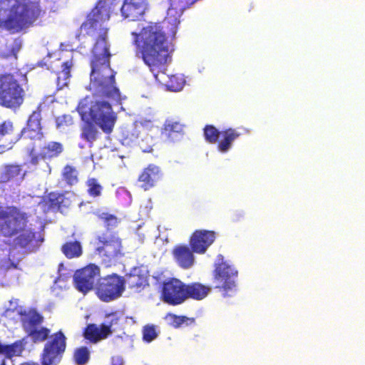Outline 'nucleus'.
Wrapping results in <instances>:
<instances>
[{
  "label": "nucleus",
  "mask_w": 365,
  "mask_h": 365,
  "mask_svg": "<svg viewBox=\"0 0 365 365\" xmlns=\"http://www.w3.org/2000/svg\"><path fill=\"white\" fill-rule=\"evenodd\" d=\"M148 9V0H124L120 13L123 19L135 21L140 20Z\"/></svg>",
  "instance_id": "2eb2a0df"
},
{
  "label": "nucleus",
  "mask_w": 365,
  "mask_h": 365,
  "mask_svg": "<svg viewBox=\"0 0 365 365\" xmlns=\"http://www.w3.org/2000/svg\"><path fill=\"white\" fill-rule=\"evenodd\" d=\"M66 348V337L61 330L51 334L44 344L41 354L42 365H57Z\"/></svg>",
  "instance_id": "1a4fd4ad"
},
{
  "label": "nucleus",
  "mask_w": 365,
  "mask_h": 365,
  "mask_svg": "<svg viewBox=\"0 0 365 365\" xmlns=\"http://www.w3.org/2000/svg\"><path fill=\"white\" fill-rule=\"evenodd\" d=\"M48 205L51 208L61 209L70 205L69 199L66 198L64 193L52 192L48 195Z\"/></svg>",
  "instance_id": "c85d7f7f"
},
{
  "label": "nucleus",
  "mask_w": 365,
  "mask_h": 365,
  "mask_svg": "<svg viewBox=\"0 0 365 365\" xmlns=\"http://www.w3.org/2000/svg\"><path fill=\"white\" fill-rule=\"evenodd\" d=\"M163 178L162 169L159 166L150 163L140 173L137 182L143 190L148 191L156 186Z\"/></svg>",
  "instance_id": "4468645a"
},
{
  "label": "nucleus",
  "mask_w": 365,
  "mask_h": 365,
  "mask_svg": "<svg viewBox=\"0 0 365 365\" xmlns=\"http://www.w3.org/2000/svg\"><path fill=\"white\" fill-rule=\"evenodd\" d=\"M61 178L66 184L70 187L77 185L79 181L77 169L71 165H66L63 167Z\"/></svg>",
  "instance_id": "c756f323"
},
{
  "label": "nucleus",
  "mask_w": 365,
  "mask_h": 365,
  "mask_svg": "<svg viewBox=\"0 0 365 365\" xmlns=\"http://www.w3.org/2000/svg\"><path fill=\"white\" fill-rule=\"evenodd\" d=\"M41 110L38 108L37 110L33 111L30 115L26 126L24 127L21 133L15 136L14 139H11L8 145L15 143L19 141L22 136L29 139H38L41 140L43 138L41 126Z\"/></svg>",
  "instance_id": "f8f14e48"
},
{
  "label": "nucleus",
  "mask_w": 365,
  "mask_h": 365,
  "mask_svg": "<svg viewBox=\"0 0 365 365\" xmlns=\"http://www.w3.org/2000/svg\"><path fill=\"white\" fill-rule=\"evenodd\" d=\"M86 185L88 187V193L93 197H99L103 190L102 185L98 182L97 179L92 178H89L86 181Z\"/></svg>",
  "instance_id": "c9c22d12"
},
{
  "label": "nucleus",
  "mask_w": 365,
  "mask_h": 365,
  "mask_svg": "<svg viewBox=\"0 0 365 365\" xmlns=\"http://www.w3.org/2000/svg\"><path fill=\"white\" fill-rule=\"evenodd\" d=\"M158 336L156 327L153 324H148L143 328V340L150 343L155 339Z\"/></svg>",
  "instance_id": "4c0bfd02"
},
{
  "label": "nucleus",
  "mask_w": 365,
  "mask_h": 365,
  "mask_svg": "<svg viewBox=\"0 0 365 365\" xmlns=\"http://www.w3.org/2000/svg\"><path fill=\"white\" fill-rule=\"evenodd\" d=\"M241 133L236 129L227 128L221 132L222 139L217 143V148L222 153L227 152L231 148L232 142L240 136Z\"/></svg>",
  "instance_id": "b1692460"
},
{
  "label": "nucleus",
  "mask_w": 365,
  "mask_h": 365,
  "mask_svg": "<svg viewBox=\"0 0 365 365\" xmlns=\"http://www.w3.org/2000/svg\"><path fill=\"white\" fill-rule=\"evenodd\" d=\"M93 245L96 255L106 267L115 265L123 255L122 240L115 233L107 231L98 235Z\"/></svg>",
  "instance_id": "39448f33"
},
{
  "label": "nucleus",
  "mask_w": 365,
  "mask_h": 365,
  "mask_svg": "<svg viewBox=\"0 0 365 365\" xmlns=\"http://www.w3.org/2000/svg\"><path fill=\"white\" fill-rule=\"evenodd\" d=\"M89 115L105 133L113 132L117 120V114L113 111L111 105L103 101H96L89 109Z\"/></svg>",
  "instance_id": "6e6552de"
},
{
  "label": "nucleus",
  "mask_w": 365,
  "mask_h": 365,
  "mask_svg": "<svg viewBox=\"0 0 365 365\" xmlns=\"http://www.w3.org/2000/svg\"><path fill=\"white\" fill-rule=\"evenodd\" d=\"M165 319L168 321L169 325L175 329L180 327L188 320V318L185 316H178L172 313H168Z\"/></svg>",
  "instance_id": "58836bf2"
},
{
  "label": "nucleus",
  "mask_w": 365,
  "mask_h": 365,
  "mask_svg": "<svg viewBox=\"0 0 365 365\" xmlns=\"http://www.w3.org/2000/svg\"><path fill=\"white\" fill-rule=\"evenodd\" d=\"M27 172L23 170L22 166L18 164H6L0 173V182H11L20 185L25 179Z\"/></svg>",
  "instance_id": "f3484780"
},
{
  "label": "nucleus",
  "mask_w": 365,
  "mask_h": 365,
  "mask_svg": "<svg viewBox=\"0 0 365 365\" xmlns=\"http://www.w3.org/2000/svg\"><path fill=\"white\" fill-rule=\"evenodd\" d=\"M21 322L26 333L38 327L43 322V317L35 309L21 313Z\"/></svg>",
  "instance_id": "aec40b11"
},
{
  "label": "nucleus",
  "mask_w": 365,
  "mask_h": 365,
  "mask_svg": "<svg viewBox=\"0 0 365 365\" xmlns=\"http://www.w3.org/2000/svg\"><path fill=\"white\" fill-rule=\"evenodd\" d=\"M27 336H29L34 343H41L48 339L51 334V330L45 327L40 328H35L30 331L27 332Z\"/></svg>",
  "instance_id": "2f4dec72"
},
{
  "label": "nucleus",
  "mask_w": 365,
  "mask_h": 365,
  "mask_svg": "<svg viewBox=\"0 0 365 365\" xmlns=\"http://www.w3.org/2000/svg\"><path fill=\"white\" fill-rule=\"evenodd\" d=\"M214 267L212 276L216 282L215 288L222 292L224 297L230 296V292L235 290L238 271L220 254L216 257Z\"/></svg>",
  "instance_id": "423d86ee"
},
{
  "label": "nucleus",
  "mask_w": 365,
  "mask_h": 365,
  "mask_svg": "<svg viewBox=\"0 0 365 365\" xmlns=\"http://www.w3.org/2000/svg\"><path fill=\"white\" fill-rule=\"evenodd\" d=\"M99 276V267L94 264H90L75 272V287L79 292L86 294L93 288L96 279Z\"/></svg>",
  "instance_id": "9b49d317"
},
{
  "label": "nucleus",
  "mask_w": 365,
  "mask_h": 365,
  "mask_svg": "<svg viewBox=\"0 0 365 365\" xmlns=\"http://www.w3.org/2000/svg\"><path fill=\"white\" fill-rule=\"evenodd\" d=\"M111 365H123V358L120 356H113Z\"/></svg>",
  "instance_id": "c03bdc74"
},
{
  "label": "nucleus",
  "mask_w": 365,
  "mask_h": 365,
  "mask_svg": "<svg viewBox=\"0 0 365 365\" xmlns=\"http://www.w3.org/2000/svg\"><path fill=\"white\" fill-rule=\"evenodd\" d=\"M183 86V81L175 76H173L170 78V84L168 85V87L171 91H180Z\"/></svg>",
  "instance_id": "ea45409f"
},
{
  "label": "nucleus",
  "mask_w": 365,
  "mask_h": 365,
  "mask_svg": "<svg viewBox=\"0 0 365 365\" xmlns=\"http://www.w3.org/2000/svg\"><path fill=\"white\" fill-rule=\"evenodd\" d=\"M38 3L29 0H2L0 2V28L18 33L32 26L40 17Z\"/></svg>",
  "instance_id": "7ed1b4c3"
},
{
  "label": "nucleus",
  "mask_w": 365,
  "mask_h": 365,
  "mask_svg": "<svg viewBox=\"0 0 365 365\" xmlns=\"http://www.w3.org/2000/svg\"><path fill=\"white\" fill-rule=\"evenodd\" d=\"M105 318L106 321L101 325H104L108 329L109 336L113 332V327L119 324L120 316L117 312H111L106 313Z\"/></svg>",
  "instance_id": "f704fd0d"
},
{
  "label": "nucleus",
  "mask_w": 365,
  "mask_h": 365,
  "mask_svg": "<svg viewBox=\"0 0 365 365\" xmlns=\"http://www.w3.org/2000/svg\"><path fill=\"white\" fill-rule=\"evenodd\" d=\"M27 77L21 73L0 74V106L16 110L24 104L27 92Z\"/></svg>",
  "instance_id": "20e7f679"
},
{
  "label": "nucleus",
  "mask_w": 365,
  "mask_h": 365,
  "mask_svg": "<svg viewBox=\"0 0 365 365\" xmlns=\"http://www.w3.org/2000/svg\"><path fill=\"white\" fill-rule=\"evenodd\" d=\"M71 120V118L68 115H63L62 116H58L56 118V125L57 128H61L62 127L66 126L69 124Z\"/></svg>",
  "instance_id": "79ce46f5"
},
{
  "label": "nucleus",
  "mask_w": 365,
  "mask_h": 365,
  "mask_svg": "<svg viewBox=\"0 0 365 365\" xmlns=\"http://www.w3.org/2000/svg\"><path fill=\"white\" fill-rule=\"evenodd\" d=\"M125 289V277L115 273L99 278L96 284L97 296L105 302L120 297Z\"/></svg>",
  "instance_id": "0eeeda50"
},
{
  "label": "nucleus",
  "mask_w": 365,
  "mask_h": 365,
  "mask_svg": "<svg viewBox=\"0 0 365 365\" xmlns=\"http://www.w3.org/2000/svg\"><path fill=\"white\" fill-rule=\"evenodd\" d=\"M216 233L212 230H197L189 240V245L196 254H205L208 247L215 242Z\"/></svg>",
  "instance_id": "ddd939ff"
},
{
  "label": "nucleus",
  "mask_w": 365,
  "mask_h": 365,
  "mask_svg": "<svg viewBox=\"0 0 365 365\" xmlns=\"http://www.w3.org/2000/svg\"><path fill=\"white\" fill-rule=\"evenodd\" d=\"M161 135L170 142L179 140L183 135V125L177 121L166 120Z\"/></svg>",
  "instance_id": "412c9836"
},
{
  "label": "nucleus",
  "mask_w": 365,
  "mask_h": 365,
  "mask_svg": "<svg viewBox=\"0 0 365 365\" xmlns=\"http://www.w3.org/2000/svg\"><path fill=\"white\" fill-rule=\"evenodd\" d=\"M113 6L110 0L98 1L81 29L89 36L98 35L91 50L90 90L94 96L118 100L120 91L115 85L116 72L110 67L112 54L108 42V29L104 25L110 18Z\"/></svg>",
  "instance_id": "f257e3e1"
},
{
  "label": "nucleus",
  "mask_w": 365,
  "mask_h": 365,
  "mask_svg": "<svg viewBox=\"0 0 365 365\" xmlns=\"http://www.w3.org/2000/svg\"><path fill=\"white\" fill-rule=\"evenodd\" d=\"M73 361L77 365H85L90 359V351L86 346H81L73 351Z\"/></svg>",
  "instance_id": "473e14b6"
},
{
  "label": "nucleus",
  "mask_w": 365,
  "mask_h": 365,
  "mask_svg": "<svg viewBox=\"0 0 365 365\" xmlns=\"http://www.w3.org/2000/svg\"><path fill=\"white\" fill-rule=\"evenodd\" d=\"M210 290L211 288L209 286L200 282L185 284V300L187 299H192L198 301L202 300L208 295Z\"/></svg>",
  "instance_id": "4be33fe9"
},
{
  "label": "nucleus",
  "mask_w": 365,
  "mask_h": 365,
  "mask_svg": "<svg viewBox=\"0 0 365 365\" xmlns=\"http://www.w3.org/2000/svg\"><path fill=\"white\" fill-rule=\"evenodd\" d=\"M151 139L149 137L142 138L139 143L138 146L143 153H150L153 150V145L148 143Z\"/></svg>",
  "instance_id": "a19ab883"
},
{
  "label": "nucleus",
  "mask_w": 365,
  "mask_h": 365,
  "mask_svg": "<svg viewBox=\"0 0 365 365\" xmlns=\"http://www.w3.org/2000/svg\"><path fill=\"white\" fill-rule=\"evenodd\" d=\"M25 348L24 340H17L11 344H3L1 354L8 359L14 356H19L21 354Z\"/></svg>",
  "instance_id": "bb28decb"
},
{
  "label": "nucleus",
  "mask_w": 365,
  "mask_h": 365,
  "mask_svg": "<svg viewBox=\"0 0 365 365\" xmlns=\"http://www.w3.org/2000/svg\"><path fill=\"white\" fill-rule=\"evenodd\" d=\"M29 215L19 207L11 205L0 210V235L14 239V245L26 253L36 252L44 239L41 233L33 229L26 230Z\"/></svg>",
  "instance_id": "f03ea898"
},
{
  "label": "nucleus",
  "mask_w": 365,
  "mask_h": 365,
  "mask_svg": "<svg viewBox=\"0 0 365 365\" xmlns=\"http://www.w3.org/2000/svg\"><path fill=\"white\" fill-rule=\"evenodd\" d=\"M125 284L130 289L135 292H140L145 287L149 285L148 275L147 272L143 270L140 267H134L125 275Z\"/></svg>",
  "instance_id": "6ab92c4d"
},
{
  "label": "nucleus",
  "mask_w": 365,
  "mask_h": 365,
  "mask_svg": "<svg viewBox=\"0 0 365 365\" xmlns=\"http://www.w3.org/2000/svg\"><path fill=\"white\" fill-rule=\"evenodd\" d=\"M100 220L104 222V225L107 230L115 227L118 223V217L108 212H102L98 215Z\"/></svg>",
  "instance_id": "e433bc0d"
},
{
  "label": "nucleus",
  "mask_w": 365,
  "mask_h": 365,
  "mask_svg": "<svg viewBox=\"0 0 365 365\" xmlns=\"http://www.w3.org/2000/svg\"><path fill=\"white\" fill-rule=\"evenodd\" d=\"M14 125L13 123L8 120H4L0 123V147L3 148H11L12 145H9L11 139H14L15 137L11 138L14 133Z\"/></svg>",
  "instance_id": "a878e982"
},
{
  "label": "nucleus",
  "mask_w": 365,
  "mask_h": 365,
  "mask_svg": "<svg viewBox=\"0 0 365 365\" xmlns=\"http://www.w3.org/2000/svg\"><path fill=\"white\" fill-rule=\"evenodd\" d=\"M195 252L186 245H178L172 250V255L178 265L184 269H188L195 264Z\"/></svg>",
  "instance_id": "a211bd4d"
},
{
  "label": "nucleus",
  "mask_w": 365,
  "mask_h": 365,
  "mask_svg": "<svg viewBox=\"0 0 365 365\" xmlns=\"http://www.w3.org/2000/svg\"><path fill=\"white\" fill-rule=\"evenodd\" d=\"M203 132L205 140L212 144L216 143L221 135V132L212 125H206Z\"/></svg>",
  "instance_id": "72a5a7b5"
},
{
  "label": "nucleus",
  "mask_w": 365,
  "mask_h": 365,
  "mask_svg": "<svg viewBox=\"0 0 365 365\" xmlns=\"http://www.w3.org/2000/svg\"><path fill=\"white\" fill-rule=\"evenodd\" d=\"M185 284L177 278H170L162 284L161 299L170 305L176 306L185 301Z\"/></svg>",
  "instance_id": "9d476101"
},
{
  "label": "nucleus",
  "mask_w": 365,
  "mask_h": 365,
  "mask_svg": "<svg viewBox=\"0 0 365 365\" xmlns=\"http://www.w3.org/2000/svg\"><path fill=\"white\" fill-rule=\"evenodd\" d=\"M8 261V264L6 265H1V268L4 269V270H8V269H17L18 268V264L17 263H15L12 261H11V259L9 258L7 259Z\"/></svg>",
  "instance_id": "37998d69"
},
{
  "label": "nucleus",
  "mask_w": 365,
  "mask_h": 365,
  "mask_svg": "<svg viewBox=\"0 0 365 365\" xmlns=\"http://www.w3.org/2000/svg\"><path fill=\"white\" fill-rule=\"evenodd\" d=\"M100 133L98 132L95 123L92 120H86L81 127V138L90 143L91 146L94 141L99 137Z\"/></svg>",
  "instance_id": "393cba45"
},
{
  "label": "nucleus",
  "mask_w": 365,
  "mask_h": 365,
  "mask_svg": "<svg viewBox=\"0 0 365 365\" xmlns=\"http://www.w3.org/2000/svg\"><path fill=\"white\" fill-rule=\"evenodd\" d=\"M73 63L70 61H66L62 64V70L58 73L56 78V85L58 90L63 89L64 87L68 86L69 79L71 76V71Z\"/></svg>",
  "instance_id": "cd10ccee"
},
{
  "label": "nucleus",
  "mask_w": 365,
  "mask_h": 365,
  "mask_svg": "<svg viewBox=\"0 0 365 365\" xmlns=\"http://www.w3.org/2000/svg\"><path fill=\"white\" fill-rule=\"evenodd\" d=\"M63 152V145L62 143L56 141H50L41 148L39 153L36 154V150L32 148L29 155L30 156V163L36 165L40 160H51L58 158Z\"/></svg>",
  "instance_id": "dca6fc26"
},
{
  "label": "nucleus",
  "mask_w": 365,
  "mask_h": 365,
  "mask_svg": "<svg viewBox=\"0 0 365 365\" xmlns=\"http://www.w3.org/2000/svg\"><path fill=\"white\" fill-rule=\"evenodd\" d=\"M0 365H6L4 361H2V363Z\"/></svg>",
  "instance_id": "a18cd8bd"
},
{
  "label": "nucleus",
  "mask_w": 365,
  "mask_h": 365,
  "mask_svg": "<svg viewBox=\"0 0 365 365\" xmlns=\"http://www.w3.org/2000/svg\"><path fill=\"white\" fill-rule=\"evenodd\" d=\"M108 329L104 325L97 327L95 324H88L83 330V336L91 342L96 343L108 336Z\"/></svg>",
  "instance_id": "5701e85b"
},
{
  "label": "nucleus",
  "mask_w": 365,
  "mask_h": 365,
  "mask_svg": "<svg viewBox=\"0 0 365 365\" xmlns=\"http://www.w3.org/2000/svg\"><path fill=\"white\" fill-rule=\"evenodd\" d=\"M61 251L67 258H76L82 255V247L78 241L67 242L62 245Z\"/></svg>",
  "instance_id": "7c9ffc66"
}]
</instances>
